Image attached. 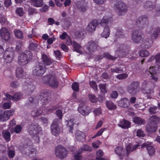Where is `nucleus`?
Wrapping results in <instances>:
<instances>
[{"mask_svg":"<svg viewBox=\"0 0 160 160\" xmlns=\"http://www.w3.org/2000/svg\"><path fill=\"white\" fill-rule=\"evenodd\" d=\"M31 144L30 140L29 139H27L20 145L19 149L23 154L32 158L36 156V151L35 149L31 148L30 146Z\"/></svg>","mask_w":160,"mask_h":160,"instance_id":"f257e3e1","label":"nucleus"},{"mask_svg":"<svg viewBox=\"0 0 160 160\" xmlns=\"http://www.w3.org/2000/svg\"><path fill=\"white\" fill-rule=\"evenodd\" d=\"M32 55L30 51H25L21 53L18 57V62L21 65H24L32 58Z\"/></svg>","mask_w":160,"mask_h":160,"instance_id":"f03ea898","label":"nucleus"},{"mask_svg":"<svg viewBox=\"0 0 160 160\" xmlns=\"http://www.w3.org/2000/svg\"><path fill=\"white\" fill-rule=\"evenodd\" d=\"M43 82L48 85L52 88H57L58 82L55 76L51 74L44 76L42 78Z\"/></svg>","mask_w":160,"mask_h":160,"instance_id":"7ed1b4c3","label":"nucleus"},{"mask_svg":"<svg viewBox=\"0 0 160 160\" xmlns=\"http://www.w3.org/2000/svg\"><path fill=\"white\" fill-rule=\"evenodd\" d=\"M46 71L45 66L42 62H37L33 67L32 73L33 75L37 76H41Z\"/></svg>","mask_w":160,"mask_h":160,"instance_id":"20e7f679","label":"nucleus"},{"mask_svg":"<svg viewBox=\"0 0 160 160\" xmlns=\"http://www.w3.org/2000/svg\"><path fill=\"white\" fill-rule=\"evenodd\" d=\"M110 20V19L109 18L105 16L103 18L100 23L101 26L104 27L103 32L101 34V36L102 37L105 38H107L110 35V30L107 25V24Z\"/></svg>","mask_w":160,"mask_h":160,"instance_id":"39448f33","label":"nucleus"},{"mask_svg":"<svg viewBox=\"0 0 160 160\" xmlns=\"http://www.w3.org/2000/svg\"><path fill=\"white\" fill-rule=\"evenodd\" d=\"M114 8L119 16L124 15L128 10L126 5L124 2L120 1L115 4Z\"/></svg>","mask_w":160,"mask_h":160,"instance_id":"423d86ee","label":"nucleus"},{"mask_svg":"<svg viewBox=\"0 0 160 160\" xmlns=\"http://www.w3.org/2000/svg\"><path fill=\"white\" fill-rule=\"evenodd\" d=\"M139 82L138 81H133L130 83L127 87V91L130 94L134 96L139 91Z\"/></svg>","mask_w":160,"mask_h":160,"instance_id":"0eeeda50","label":"nucleus"},{"mask_svg":"<svg viewBox=\"0 0 160 160\" xmlns=\"http://www.w3.org/2000/svg\"><path fill=\"white\" fill-rule=\"evenodd\" d=\"M143 34L138 30H135L132 35V40L136 43L138 44L142 42L144 39Z\"/></svg>","mask_w":160,"mask_h":160,"instance_id":"6e6552de","label":"nucleus"},{"mask_svg":"<svg viewBox=\"0 0 160 160\" xmlns=\"http://www.w3.org/2000/svg\"><path fill=\"white\" fill-rule=\"evenodd\" d=\"M67 154V151L63 146L58 145L56 147L55 154L58 158L62 159L66 157Z\"/></svg>","mask_w":160,"mask_h":160,"instance_id":"1a4fd4ad","label":"nucleus"},{"mask_svg":"<svg viewBox=\"0 0 160 160\" xmlns=\"http://www.w3.org/2000/svg\"><path fill=\"white\" fill-rule=\"evenodd\" d=\"M14 109H11L9 110L5 111H0V120L5 121L8 120L10 117L12 116L14 113Z\"/></svg>","mask_w":160,"mask_h":160,"instance_id":"9d476101","label":"nucleus"},{"mask_svg":"<svg viewBox=\"0 0 160 160\" xmlns=\"http://www.w3.org/2000/svg\"><path fill=\"white\" fill-rule=\"evenodd\" d=\"M50 93L47 91L41 93L38 97V100L40 101L43 104H45L51 100Z\"/></svg>","mask_w":160,"mask_h":160,"instance_id":"9b49d317","label":"nucleus"},{"mask_svg":"<svg viewBox=\"0 0 160 160\" xmlns=\"http://www.w3.org/2000/svg\"><path fill=\"white\" fill-rule=\"evenodd\" d=\"M137 23L140 29L146 28L148 26L147 18L144 16L139 17L137 20Z\"/></svg>","mask_w":160,"mask_h":160,"instance_id":"f8f14e48","label":"nucleus"},{"mask_svg":"<svg viewBox=\"0 0 160 160\" xmlns=\"http://www.w3.org/2000/svg\"><path fill=\"white\" fill-rule=\"evenodd\" d=\"M60 122L59 120L57 118L55 119L51 125V129L52 134L55 136L59 134L60 132V128L58 126Z\"/></svg>","mask_w":160,"mask_h":160,"instance_id":"ddd939ff","label":"nucleus"},{"mask_svg":"<svg viewBox=\"0 0 160 160\" xmlns=\"http://www.w3.org/2000/svg\"><path fill=\"white\" fill-rule=\"evenodd\" d=\"M152 84V83H149L145 81H144L142 82V85L143 86L148 85V87H146V88L142 89V91L144 94L146 95V96L148 98H151V95L154 92L153 89H150L148 87L151 85Z\"/></svg>","mask_w":160,"mask_h":160,"instance_id":"4468645a","label":"nucleus"},{"mask_svg":"<svg viewBox=\"0 0 160 160\" xmlns=\"http://www.w3.org/2000/svg\"><path fill=\"white\" fill-rule=\"evenodd\" d=\"M78 110L80 113L84 116L88 115L91 112L90 108L86 106L84 102L79 104Z\"/></svg>","mask_w":160,"mask_h":160,"instance_id":"2eb2a0df","label":"nucleus"},{"mask_svg":"<svg viewBox=\"0 0 160 160\" xmlns=\"http://www.w3.org/2000/svg\"><path fill=\"white\" fill-rule=\"evenodd\" d=\"M28 129L30 134L36 135L37 133H38L39 134L41 132L38 124L36 123L31 124L29 126Z\"/></svg>","mask_w":160,"mask_h":160,"instance_id":"dca6fc26","label":"nucleus"},{"mask_svg":"<svg viewBox=\"0 0 160 160\" xmlns=\"http://www.w3.org/2000/svg\"><path fill=\"white\" fill-rule=\"evenodd\" d=\"M118 47L119 48L118 51H116L118 56L121 57H125L128 53V51L127 47L123 44L118 45Z\"/></svg>","mask_w":160,"mask_h":160,"instance_id":"f3484780","label":"nucleus"},{"mask_svg":"<svg viewBox=\"0 0 160 160\" xmlns=\"http://www.w3.org/2000/svg\"><path fill=\"white\" fill-rule=\"evenodd\" d=\"M1 37L6 41L9 40L11 38V35L8 30L5 28H2L0 31Z\"/></svg>","mask_w":160,"mask_h":160,"instance_id":"a211bd4d","label":"nucleus"},{"mask_svg":"<svg viewBox=\"0 0 160 160\" xmlns=\"http://www.w3.org/2000/svg\"><path fill=\"white\" fill-rule=\"evenodd\" d=\"M8 50L6 51L5 53H4L3 55L4 62L6 63L11 62L14 57V53L13 52H11L9 54L8 53Z\"/></svg>","mask_w":160,"mask_h":160,"instance_id":"6ab92c4d","label":"nucleus"},{"mask_svg":"<svg viewBox=\"0 0 160 160\" xmlns=\"http://www.w3.org/2000/svg\"><path fill=\"white\" fill-rule=\"evenodd\" d=\"M98 25V21L97 20H94L89 23L87 27V31L89 33L93 32L95 30L96 27Z\"/></svg>","mask_w":160,"mask_h":160,"instance_id":"aec40b11","label":"nucleus"},{"mask_svg":"<svg viewBox=\"0 0 160 160\" xmlns=\"http://www.w3.org/2000/svg\"><path fill=\"white\" fill-rule=\"evenodd\" d=\"M98 45L93 41H91L88 43L87 49L91 53H93L96 51Z\"/></svg>","mask_w":160,"mask_h":160,"instance_id":"412c9836","label":"nucleus"},{"mask_svg":"<svg viewBox=\"0 0 160 160\" xmlns=\"http://www.w3.org/2000/svg\"><path fill=\"white\" fill-rule=\"evenodd\" d=\"M141 46L142 48H150L152 45L153 40L150 38H146L144 41H143Z\"/></svg>","mask_w":160,"mask_h":160,"instance_id":"4be33fe9","label":"nucleus"},{"mask_svg":"<svg viewBox=\"0 0 160 160\" xmlns=\"http://www.w3.org/2000/svg\"><path fill=\"white\" fill-rule=\"evenodd\" d=\"M43 64L45 65H50L53 62V61L51 58H49L48 56L45 54H43L41 58Z\"/></svg>","mask_w":160,"mask_h":160,"instance_id":"5701e85b","label":"nucleus"},{"mask_svg":"<svg viewBox=\"0 0 160 160\" xmlns=\"http://www.w3.org/2000/svg\"><path fill=\"white\" fill-rule=\"evenodd\" d=\"M118 104L120 107L127 108L129 105L130 101L126 98H122L118 101Z\"/></svg>","mask_w":160,"mask_h":160,"instance_id":"b1692460","label":"nucleus"},{"mask_svg":"<svg viewBox=\"0 0 160 160\" xmlns=\"http://www.w3.org/2000/svg\"><path fill=\"white\" fill-rule=\"evenodd\" d=\"M146 147L150 156H152L154 154L155 150L152 146H149L146 143L142 144L141 145V148Z\"/></svg>","mask_w":160,"mask_h":160,"instance_id":"393cba45","label":"nucleus"},{"mask_svg":"<svg viewBox=\"0 0 160 160\" xmlns=\"http://www.w3.org/2000/svg\"><path fill=\"white\" fill-rule=\"evenodd\" d=\"M160 121V118L157 116L153 115L150 117L148 121V123H151L154 125H153L157 126V124Z\"/></svg>","mask_w":160,"mask_h":160,"instance_id":"a878e982","label":"nucleus"},{"mask_svg":"<svg viewBox=\"0 0 160 160\" xmlns=\"http://www.w3.org/2000/svg\"><path fill=\"white\" fill-rule=\"evenodd\" d=\"M115 153L118 155L119 158L122 159L124 155L125 151L121 147H118L115 149Z\"/></svg>","mask_w":160,"mask_h":160,"instance_id":"bb28decb","label":"nucleus"},{"mask_svg":"<svg viewBox=\"0 0 160 160\" xmlns=\"http://www.w3.org/2000/svg\"><path fill=\"white\" fill-rule=\"evenodd\" d=\"M77 8L81 12H85L86 10L87 7L85 1L82 0L78 2L77 4Z\"/></svg>","mask_w":160,"mask_h":160,"instance_id":"cd10ccee","label":"nucleus"},{"mask_svg":"<svg viewBox=\"0 0 160 160\" xmlns=\"http://www.w3.org/2000/svg\"><path fill=\"white\" fill-rule=\"evenodd\" d=\"M118 125L122 128H128L130 127V123L127 120L123 119L120 120Z\"/></svg>","mask_w":160,"mask_h":160,"instance_id":"c85d7f7f","label":"nucleus"},{"mask_svg":"<svg viewBox=\"0 0 160 160\" xmlns=\"http://www.w3.org/2000/svg\"><path fill=\"white\" fill-rule=\"evenodd\" d=\"M16 76L18 78H24L25 76V73L23 69L21 67H18L16 70Z\"/></svg>","mask_w":160,"mask_h":160,"instance_id":"c756f323","label":"nucleus"},{"mask_svg":"<svg viewBox=\"0 0 160 160\" xmlns=\"http://www.w3.org/2000/svg\"><path fill=\"white\" fill-rule=\"evenodd\" d=\"M76 138L80 142H83L85 140V135L81 131H77L76 132Z\"/></svg>","mask_w":160,"mask_h":160,"instance_id":"7c9ffc66","label":"nucleus"},{"mask_svg":"<svg viewBox=\"0 0 160 160\" xmlns=\"http://www.w3.org/2000/svg\"><path fill=\"white\" fill-rule=\"evenodd\" d=\"M144 7L146 9L148 10H151L154 9L155 5L151 1H148L144 3Z\"/></svg>","mask_w":160,"mask_h":160,"instance_id":"2f4dec72","label":"nucleus"},{"mask_svg":"<svg viewBox=\"0 0 160 160\" xmlns=\"http://www.w3.org/2000/svg\"><path fill=\"white\" fill-rule=\"evenodd\" d=\"M151 123H148L146 128L147 131L150 133H152L155 132L157 129V126L153 125Z\"/></svg>","mask_w":160,"mask_h":160,"instance_id":"473e14b6","label":"nucleus"},{"mask_svg":"<svg viewBox=\"0 0 160 160\" xmlns=\"http://www.w3.org/2000/svg\"><path fill=\"white\" fill-rule=\"evenodd\" d=\"M32 4L34 7H39L43 4V0H31Z\"/></svg>","mask_w":160,"mask_h":160,"instance_id":"72a5a7b5","label":"nucleus"},{"mask_svg":"<svg viewBox=\"0 0 160 160\" xmlns=\"http://www.w3.org/2000/svg\"><path fill=\"white\" fill-rule=\"evenodd\" d=\"M38 46V45L37 44L32 41H30L28 48L30 50L38 52L39 49Z\"/></svg>","mask_w":160,"mask_h":160,"instance_id":"f704fd0d","label":"nucleus"},{"mask_svg":"<svg viewBox=\"0 0 160 160\" xmlns=\"http://www.w3.org/2000/svg\"><path fill=\"white\" fill-rule=\"evenodd\" d=\"M133 122L137 124L141 125L144 124L145 123V120L139 117H135L133 118Z\"/></svg>","mask_w":160,"mask_h":160,"instance_id":"c9c22d12","label":"nucleus"},{"mask_svg":"<svg viewBox=\"0 0 160 160\" xmlns=\"http://www.w3.org/2000/svg\"><path fill=\"white\" fill-rule=\"evenodd\" d=\"M106 104L109 110H115L117 108L116 106L111 101H107Z\"/></svg>","mask_w":160,"mask_h":160,"instance_id":"e433bc0d","label":"nucleus"},{"mask_svg":"<svg viewBox=\"0 0 160 160\" xmlns=\"http://www.w3.org/2000/svg\"><path fill=\"white\" fill-rule=\"evenodd\" d=\"M116 32L115 33V36L116 38L122 37L123 36V30L121 28H116Z\"/></svg>","mask_w":160,"mask_h":160,"instance_id":"4c0bfd02","label":"nucleus"},{"mask_svg":"<svg viewBox=\"0 0 160 160\" xmlns=\"http://www.w3.org/2000/svg\"><path fill=\"white\" fill-rule=\"evenodd\" d=\"M160 34V28H156L154 30L153 33L151 35L152 39H156Z\"/></svg>","mask_w":160,"mask_h":160,"instance_id":"58836bf2","label":"nucleus"},{"mask_svg":"<svg viewBox=\"0 0 160 160\" xmlns=\"http://www.w3.org/2000/svg\"><path fill=\"white\" fill-rule=\"evenodd\" d=\"M73 45L75 51L76 52L81 54L82 53V51L80 50L81 48V46L78 44L76 42L74 41L73 42Z\"/></svg>","mask_w":160,"mask_h":160,"instance_id":"ea45409f","label":"nucleus"},{"mask_svg":"<svg viewBox=\"0 0 160 160\" xmlns=\"http://www.w3.org/2000/svg\"><path fill=\"white\" fill-rule=\"evenodd\" d=\"M2 134L4 139L7 142H8L10 139V134L7 131H3L2 132Z\"/></svg>","mask_w":160,"mask_h":160,"instance_id":"a19ab883","label":"nucleus"},{"mask_svg":"<svg viewBox=\"0 0 160 160\" xmlns=\"http://www.w3.org/2000/svg\"><path fill=\"white\" fill-rule=\"evenodd\" d=\"M80 152H82L84 151H91L92 148L89 146L87 145H84L80 149H79Z\"/></svg>","mask_w":160,"mask_h":160,"instance_id":"79ce46f5","label":"nucleus"},{"mask_svg":"<svg viewBox=\"0 0 160 160\" xmlns=\"http://www.w3.org/2000/svg\"><path fill=\"white\" fill-rule=\"evenodd\" d=\"M14 32L15 36L17 38L21 39L23 38V33L21 30L16 29L14 31Z\"/></svg>","mask_w":160,"mask_h":160,"instance_id":"37998d69","label":"nucleus"},{"mask_svg":"<svg viewBox=\"0 0 160 160\" xmlns=\"http://www.w3.org/2000/svg\"><path fill=\"white\" fill-rule=\"evenodd\" d=\"M42 113V111L40 109L34 110L31 112L32 115L34 117H36L39 116Z\"/></svg>","mask_w":160,"mask_h":160,"instance_id":"c03bdc74","label":"nucleus"},{"mask_svg":"<svg viewBox=\"0 0 160 160\" xmlns=\"http://www.w3.org/2000/svg\"><path fill=\"white\" fill-rule=\"evenodd\" d=\"M24 7L26 8V10L28 11V14L29 15H32L35 12L34 8L29 7V6L28 5L25 4Z\"/></svg>","mask_w":160,"mask_h":160,"instance_id":"a18cd8bd","label":"nucleus"},{"mask_svg":"<svg viewBox=\"0 0 160 160\" xmlns=\"http://www.w3.org/2000/svg\"><path fill=\"white\" fill-rule=\"evenodd\" d=\"M67 122V125L68 127L70 128L69 131L70 132H72L73 129V126L74 125L73 122V120L72 119H70L68 121H66Z\"/></svg>","mask_w":160,"mask_h":160,"instance_id":"49530a36","label":"nucleus"},{"mask_svg":"<svg viewBox=\"0 0 160 160\" xmlns=\"http://www.w3.org/2000/svg\"><path fill=\"white\" fill-rule=\"evenodd\" d=\"M85 33V31L83 29H79L75 32V35L78 38L84 36Z\"/></svg>","mask_w":160,"mask_h":160,"instance_id":"de8ad7c7","label":"nucleus"},{"mask_svg":"<svg viewBox=\"0 0 160 160\" xmlns=\"http://www.w3.org/2000/svg\"><path fill=\"white\" fill-rule=\"evenodd\" d=\"M139 55L142 57H147L149 54V52L146 50H141L139 53Z\"/></svg>","mask_w":160,"mask_h":160,"instance_id":"09e8293b","label":"nucleus"},{"mask_svg":"<svg viewBox=\"0 0 160 160\" xmlns=\"http://www.w3.org/2000/svg\"><path fill=\"white\" fill-rule=\"evenodd\" d=\"M103 57L111 60H115L117 58V57L112 56L108 52H105L104 54Z\"/></svg>","mask_w":160,"mask_h":160,"instance_id":"8fccbe9b","label":"nucleus"},{"mask_svg":"<svg viewBox=\"0 0 160 160\" xmlns=\"http://www.w3.org/2000/svg\"><path fill=\"white\" fill-rule=\"evenodd\" d=\"M22 94L20 92L16 93L13 95V100L17 101L19 100L22 97Z\"/></svg>","mask_w":160,"mask_h":160,"instance_id":"3c124183","label":"nucleus"},{"mask_svg":"<svg viewBox=\"0 0 160 160\" xmlns=\"http://www.w3.org/2000/svg\"><path fill=\"white\" fill-rule=\"evenodd\" d=\"M72 89L75 92H78L79 90V86L77 82H74L72 85Z\"/></svg>","mask_w":160,"mask_h":160,"instance_id":"603ef678","label":"nucleus"},{"mask_svg":"<svg viewBox=\"0 0 160 160\" xmlns=\"http://www.w3.org/2000/svg\"><path fill=\"white\" fill-rule=\"evenodd\" d=\"M31 134L33 136V139L35 141V142L37 143L40 140V135L41 134V132H40V133L39 134L38 133H37L36 135H34V134Z\"/></svg>","mask_w":160,"mask_h":160,"instance_id":"864d4df0","label":"nucleus"},{"mask_svg":"<svg viewBox=\"0 0 160 160\" xmlns=\"http://www.w3.org/2000/svg\"><path fill=\"white\" fill-rule=\"evenodd\" d=\"M100 89L102 93H105L106 92V84H101L99 85Z\"/></svg>","mask_w":160,"mask_h":160,"instance_id":"5fc2aeb1","label":"nucleus"},{"mask_svg":"<svg viewBox=\"0 0 160 160\" xmlns=\"http://www.w3.org/2000/svg\"><path fill=\"white\" fill-rule=\"evenodd\" d=\"M89 100L92 102L95 103L97 101V98L94 95H89Z\"/></svg>","mask_w":160,"mask_h":160,"instance_id":"6e6d98bb","label":"nucleus"},{"mask_svg":"<svg viewBox=\"0 0 160 160\" xmlns=\"http://www.w3.org/2000/svg\"><path fill=\"white\" fill-rule=\"evenodd\" d=\"M145 134L141 129H139L137 132V136L139 137H144Z\"/></svg>","mask_w":160,"mask_h":160,"instance_id":"4d7b16f0","label":"nucleus"},{"mask_svg":"<svg viewBox=\"0 0 160 160\" xmlns=\"http://www.w3.org/2000/svg\"><path fill=\"white\" fill-rule=\"evenodd\" d=\"M111 72H116L117 73H120L123 70L120 68L116 67L114 68H111Z\"/></svg>","mask_w":160,"mask_h":160,"instance_id":"13d9d810","label":"nucleus"},{"mask_svg":"<svg viewBox=\"0 0 160 160\" xmlns=\"http://www.w3.org/2000/svg\"><path fill=\"white\" fill-rule=\"evenodd\" d=\"M128 75L126 73L119 74L116 76L117 78L119 79H122L126 78Z\"/></svg>","mask_w":160,"mask_h":160,"instance_id":"bf43d9fd","label":"nucleus"},{"mask_svg":"<svg viewBox=\"0 0 160 160\" xmlns=\"http://www.w3.org/2000/svg\"><path fill=\"white\" fill-rule=\"evenodd\" d=\"M157 107L156 106L150 107L149 108V112L151 114H154L156 113V111L157 109Z\"/></svg>","mask_w":160,"mask_h":160,"instance_id":"052dcab7","label":"nucleus"},{"mask_svg":"<svg viewBox=\"0 0 160 160\" xmlns=\"http://www.w3.org/2000/svg\"><path fill=\"white\" fill-rule=\"evenodd\" d=\"M34 101V98L32 97H30L28 98L27 102L26 103V105L28 106L32 104Z\"/></svg>","mask_w":160,"mask_h":160,"instance_id":"680f3d73","label":"nucleus"},{"mask_svg":"<svg viewBox=\"0 0 160 160\" xmlns=\"http://www.w3.org/2000/svg\"><path fill=\"white\" fill-rule=\"evenodd\" d=\"M16 12L20 16H22L23 15V11L22 8H18L17 9Z\"/></svg>","mask_w":160,"mask_h":160,"instance_id":"e2e57ef3","label":"nucleus"},{"mask_svg":"<svg viewBox=\"0 0 160 160\" xmlns=\"http://www.w3.org/2000/svg\"><path fill=\"white\" fill-rule=\"evenodd\" d=\"M81 152H80L79 150L77 153H76L74 156V158L76 160H80L81 159L82 156L81 155Z\"/></svg>","mask_w":160,"mask_h":160,"instance_id":"0e129e2a","label":"nucleus"},{"mask_svg":"<svg viewBox=\"0 0 160 160\" xmlns=\"http://www.w3.org/2000/svg\"><path fill=\"white\" fill-rule=\"evenodd\" d=\"M54 52L56 57L59 60L62 58V56L59 51H55Z\"/></svg>","mask_w":160,"mask_h":160,"instance_id":"69168bd1","label":"nucleus"},{"mask_svg":"<svg viewBox=\"0 0 160 160\" xmlns=\"http://www.w3.org/2000/svg\"><path fill=\"white\" fill-rule=\"evenodd\" d=\"M22 128L19 125H17L15 127L14 131L17 133H19L21 131Z\"/></svg>","mask_w":160,"mask_h":160,"instance_id":"338daca9","label":"nucleus"},{"mask_svg":"<svg viewBox=\"0 0 160 160\" xmlns=\"http://www.w3.org/2000/svg\"><path fill=\"white\" fill-rule=\"evenodd\" d=\"M56 114L59 119L61 120L62 116V111L60 109L57 110L56 112Z\"/></svg>","mask_w":160,"mask_h":160,"instance_id":"774afa93","label":"nucleus"}]
</instances>
